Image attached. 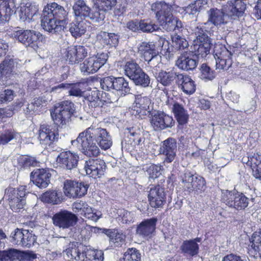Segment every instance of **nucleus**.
Masks as SVG:
<instances>
[{"label":"nucleus","mask_w":261,"mask_h":261,"mask_svg":"<svg viewBox=\"0 0 261 261\" xmlns=\"http://www.w3.org/2000/svg\"><path fill=\"white\" fill-rule=\"evenodd\" d=\"M71 142L72 144L77 142L82 152L88 156L99 154L100 150L96 143L103 150L110 148L112 145L111 137L107 130L94 127H90L80 133L76 140Z\"/></svg>","instance_id":"f257e3e1"},{"label":"nucleus","mask_w":261,"mask_h":261,"mask_svg":"<svg viewBox=\"0 0 261 261\" xmlns=\"http://www.w3.org/2000/svg\"><path fill=\"white\" fill-rule=\"evenodd\" d=\"M151 10L155 13L160 24L167 31L179 30L182 27L181 22L173 16L171 5L164 2H156L151 5Z\"/></svg>","instance_id":"f03ea898"},{"label":"nucleus","mask_w":261,"mask_h":261,"mask_svg":"<svg viewBox=\"0 0 261 261\" xmlns=\"http://www.w3.org/2000/svg\"><path fill=\"white\" fill-rule=\"evenodd\" d=\"M64 253L75 261H103L104 259L101 250H94L77 242L69 244Z\"/></svg>","instance_id":"7ed1b4c3"},{"label":"nucleus","mask_w":261,"mask_h":261,"mask_svg":"<svg viewBox=\"0 0 261 261\" xmlns=\"http://www.w3.org/2000/svg\"><path fill=\"white\" fill-rule=\"evenodd\" d=\"M73 14L76 20L89 19L94 23H100L105 19L103 12L94 6L91 8L84 0H75L72 6Z\"/></svg>","instance_id":"20e7f679"},{"label":"nucleus","mask_w":261,"mask_h":261,"mask_svg":"<svg viewBox=\"0 0 261 261\" xmlns=\"http://www.w3.org/2000/svg\"><path fill=\"white\" fill-rule=\"evenodd\" d=\"M74 112V104L68 100L56 104L54 109L50 110V115L54 123L62 126L69 122Z\"/></svg>","instance_id":"39448f33"},{"label":"nucleus","mask_w":261,"mask_h":261,"mask_svg":"<svg viewBox=\"0 0 261 261\" xmlns=\"http://www.w3.org/2000/svg\"><path fill=\"white\" fill-rule=\"evenodd\" d=\"M11 35L25 46L36 49L44 40V37L39 32L34 30H23L15 28Z\"/></svg>","instance_id":"423d86ee"},{"label":"nucleus","mask_w":261,"mask_h":261,"mask_svg":"<svg viewBox=\"0 0 261 261\" xmlns=\"http://www.w3.org/2000/svg\"><path fill=\"white\" fill-rule=\"evenodd\" d=\"M195 39L194 40L193 49L195 56L205 57L210 53L211 41L206 31L200 25L197 26L193 30Z\"/></svg>","instance_id":"0eeeda50"},{"label":"nucleus","mask_w":261,"mask_h":261,"mask_svg":"<svg viewBox=\"0 0 261 261\" xmlns=\"http://www.w3.org/2000/svg\"><path fill=\"white\" fill-rule=\"evenodd\" d=\"M100 85L103 90H115L121 96H124L130 92L128 82L123 77H106Z\"/></svg>","instance_id":"6e6552de"},{"label":"nucleus","mask_w":261,"mask_h":261,"mask_svg":"<svg viewBox=\"0 0 261 261\" xmlns=\"http://www.w3.org/2000/svg\"><path fill=\"white\" fill-rule=\"evenodd\" d=\"M222 200L226 205L238 210H243L248 205L249 198L243 193L225 191L222 192Z\"/></svg>","instance_id":"1a4fd4ad"},{"label":"nucleus","mask_w":261,"mask_h":261,"mask_svg":"<svg viewBox=\"0 0 261 261\" xmlns=\"http://www.w3.org/2000/svg\"><path fill=\"white\" fill-rule=\"evenodd\" d=\"M6 196L8 197L10 206L15 212H19L23 209L25 203V191L23 186L15 189L9 188L6 190Z\"/></svg>","instance_id":"9d476101"},{"label":"nucleus","mask_w":261,"mask_h":261,"mask_svg":"<svg viewBox=\"0 0 261 261\" xmlns=\"http://www.w3.org/2000/svg\"><path fill=\"white\" fill-rule=\"evenodd\" d=\"M108 58V56L106 53H101L90 57L80 64V70L82 72L87 75L95 73L105 65Z\"/></svg>","instance_id":"9b49d317"},{"label":"nucleus","mask_w":261,"mask_h":261,"mask_svg":"<svg viewBox=\"0 0 261 261\" xmlns=\"http://www.w3.org/2000/svg\"><path fill=\"white\" fill-rule=\"evenodd\" d=\"M138 49L139 53L149 65H155L161 62V57L159 55L154 42H141L138 45Z\"/></svg>","instance_id":"f8f14e48"},{"label":"nucleus","mask_w":261,"mask_h":261,"mask_svg":"<svg viewBox=\"0 0 261 261\" xmlns=\"http://www.w3.org/2000/svg\"><path fill=\"white\" fill-rule=\"evenodd\" d=\"M59 139L58 128L48 125H42L39 131L38 139L40 144L44 148L51 146Z\"/></svg>","instance_id":"ddd939ff"},{"label":"nucleus","mask_w":261,"mask_h":261,"mask_svg":"<svg viewBox=\"0 0 261 261\" xmlns=\"http://www.w3.org/2000/svg\"><path fill=\"white\" fill-rule=\"evenodd\" d=\"M216 69L227 70L232 65L231 54L224 46L216 45L214 48Z\"/></svg>","instance_id":"4468645a"},{"label":"nucleus","mask_w":261,"mask_h":261,"mask_svg":"<svg viewBox=\"0 0 261 261\" xmlns=\"http://www.w3.org/2000/svg\"><path fill=\"white\" fill-rule=\"evenodd\" d=\"M53 224L63 229L73 227L77 222V217L71 212L62 210L55 214L52 218Z\"/></svg>","instance_id":"2eb2a0df"},{"label":"nucleus","mask_w":261,"mask_h":261,"mask_svg":"<svg viewBox=\"0 0 261 261\" xmlns=\"http://www.w3.org/2000/svg\"><path fill=\"white\" fill-rule=\"evenodd\" d=\"M89 185L82 182L66 180L64 183V192L70 198L81 197L87 192Z\"/></svg>","instance_id":"dca6fc26"},{"label":"nucleus","mask_w":261,"mask_h":261,"mask_svg":"<svg viewBox=\"0 0 261 261\" xmlns=\"http://www.w3.org/2000/svg\"><path fill=\"white\" fill-rule=\"evenodd\" d=\"M16 9L15 12H17L20 19L23 21L30 22L34 20V17L37 16L38 11L37 6L26 0H21Z\"/></svg>","instance_id":"f3484780"},{"label":"nucleus","mask_w":261,"mask_h":261,"mask_svg":"<svg viewBox=\"0 0 261 261\" xmlns=\"http://www.w3.org/2000/svg\"><path fill=\"white\" fill-rule=\"evenodd\" d=\"M84 169L87 175L93 178L100 177L106 170L105 162L100 159H89L86 161Z\"/></svg>","instance_id":"a211bd4d"},{"label":"nucleus","mask_w":261,"mask_h":261,"mask_svg":"<svg viewBox=\"0 0 261 261\" xmlns=\"http://www.w3.org/2000/svg\"><path fill=\"white\" fill-rule=\"evenodd\" d=\"M148 200L151 207H162L166 202V194L164 189L159 185L152 186L148 194Z\"/></svg>","instance_id":"6ab92c4d"},{"label":"nucleus","mask_w":261,"mask_h":261,"mask_svg":"<svg viewBox=\"0 0 261 261\" xmlns=\"http://www.w3.org/2000/svg\"><path fill=\"white\" fill-rule=\"evenodd\" d=\"M160 153L165 155L164 162L170 163L176 155L177 143L175 139L169 138L162 142Z\"/></svg>","instance_id":"aec40b11"},{"label":"nucleus","mask_w":261,"mask_h":261,"mask_svg":"<svg viewBox=\"0 0 261 261\" xmlns=\"http://www.w3.org/2000/svg\"><path fill=\"white\" fill-rule=\"evenodd\" d=\"M79 156L76 153L70 151H63L57 156L56 161L60 166L63 168L71 170L77 164Z\"/></svg>","instance_id":"412c9836"},{"label":"nucleus","mask_w":261,"mask_h":261,"mask_svg":"<svg viewBox=\"0 0 261 261\" xmlns=\"http://www.w3.org/2000/svg\"><path fill=\"white\" fill-rule=\"evenodd\" d=\"M88 55V50L84 46L76 45L67 48L66 55V60L69 64H75L79 63Z\"/></svg>","instance_id":"4be33fe9"},{"label":"nucleus","mask_w":261,"mask_h":261,"mask_svg":"<svg viewBox=\"0 0 261 261\" xmlns=\"http://www.w3.org/2000/svg\"><path fill=\"white\" fill-rule=\"evenodd\" d=\"M21 0H3L0 2V23L9 21Z\"/></svg>","instance_id":"5701e85b"},{"label":"nucleus","mask_w":261,"mask_h":261,"mask_svg":"<svg viewBox=\"0 0 261 261\" xmlns=\"http://www.w3.org/2000/svg\"><path fill=\"white\" fill-rule=\"evenodd\" d=\"M86 84L84 83L79 82L74 84L62 83L57 86L53 87L51 91H57L61 89H68L69 95L76 97L84 96Z\"/></svg>","instance_id":"b1692460"},{"label":"nucleus","mask_w":261,"mask_h":261,"mask_svg":"<svg viewBox=\"0 0 261 261\" xmlns=\"http://www.w3.org/2000/svg\"><path fill=\"white\" fill-rule=\"evenodd\" d=\"M150 123L155 130L171 127L174 124L172 117L163 113L155 114L152 116Z\"/></svg>","instance_id":"393cba45"},{"label":"nucleus","mask_w":261,"mask_h":261,"mask_svg":"<svg viewBox=\"0 0 261 261\" xmlns=\"http://www.w3.org/2000/svg\"><path fill=\"white\" fill-rule=\"evenodd\" d=\"M51 174L44 169H38L31 174V179L39 188H45L50 183Z\"/></svg>","instance_id":"a878e982"},{"label":"nucleus","mask_w":261,"mask_h":261,"mask_svg":"<svg viewBox=\"0 0 261 261\" xmlns=\"http://www.w3.org/2000/svg\"><path fill=\"white\" fill-rule=\"evenodd\" d=\"M246 8V4L242 0H232L228 1L224 9L226 15L240 17L243 15Z\"/></svg>","instance_id":"bb28decb"},{"label":"nucleus","mask_w":261,"mask_h":261,"mask_svg":"<svg viewBox=\"0 0 261 261\" xmlns=\"http://www.w3.org/2000/svg\"><path fill=\"white\" fill-rule=\"evenodd\" d=\"M158 222L156 218L144 220L137 226L136 233L143 237H150L155 231Z\"/></svg>","instance_id":"cd10ccee"},{"label":"nucleus","mask_w":261,"mask_h":261,"mask_svg":"<svg viewBox=\"0 0 261 261\" xmlns=\"http://www.w3.org/2000/svg\"><path fill=\"white\" fill-rule=\"evenodd\" d=\"M176 64L179 68L188 71L195 69L197 66L198 61L195 56L186 53L178 58Z\"/></svg>","instance_id":"c85d7f7f"},{"label":"nucleus","mask_w":261,"mask_h":261,"mask_svg":"<svg viewBox=\"0 0 261 261\" xmlns=\"http://www.w3.org/2000/svg\"><path fill=\"white\" fill-rule=\"evenodd\" d=\"M43 11L48 12L49 15H53L56 19L59 20H63L66 22L68 13L63 7L56 3H52L47 4L43 9Z\"/></svg>","instance_id":"c756f323"},{"label":"nucleus","mask_w":261,"mask_h":261,"mask_svg":"<svg viewBox=\"0 0 261 261\" xmlns=\"http://www.w3.org/2000/svg\"><path fill=\"white\" fill-rule=\"evenodd\" d=\"M177 83L180 85L181 89L185 94L191 95L195 92L196 85L194 81L189 76L178 74Z\"/></svg>","instance_id":"7c9ffc66"},{"label":"nucleus","mask_w":261,"mask_h":261,"mask_svg":"<svg viewBox=\"0 0 261 261\" xmlns=\"http://www.w3.org/2000/svg\"><path fill=\"white\" fill-rule=\"evenodd\" d=\"M208 21L215 25H219L225 23L224 17L226 11L224 9L211 8L208 12Z\"/></svg>","instance_id":"2f4dec72"},{"label":"nucleus","mask_w":261,"mask_h":261,"mask_svg":"<svg viewBox=\"0 0 261 261\" xmlns=\"http://www.w3.org/2000/svg\"><path fill=\"white\" fill-rule=\"evenodd\" d=\"M172 112L179 125H183L187 123L189 116L187 110L182 105L175 102L173 105Z\"/></svg>","instance_id":"473e14b6"},{"label":"nucleus","mask_w":261,"mask_h":261,"mask_svg":"<svg viewBox=\"0 0 261 261\" xmlns=\"http://www.w3.org/2000/svg\"><path fill=\"white\" fill-rule=\"evenodd\" d=\"M251 249L256 257H261V228L254 232L250 238Z\"/></svg>","instance_id":"72a5a7b5"},{"label":"nucleus","mask_w":261,"mask_h":261,"mask_svg":"<svg viewBox=\"0 0 261 261\" xmlns=\"http://www.w3.org/2000/svg\"><path fill=\"white\" fill-rule=\"evenodd\" d=\"M150 99L148 97H138L136 99V105L134 108L138 114L146 115V112H149L150 111Z\"/></svg>","instance_id":"f704fd0d"},{"label":"nucleus","mask_w":261,"mask_h":261,"mask_svg":"<svg viewBox=\"0 0 261 261\" xmlns=\"http://www.w3.org/2000/svg\"><path fill=\"white\" fill-rule=\"evenodd\" d=\"M248 164L251 167L253 176L261 179V156L254 154L248 158Z\"/></svg>","instance_id":"c9c22d12"},{"label":"nucleus","mask_w":261,"mask_h":261,"mask_svg":"<svg viewBox=\"0 0 261 261\" xmlns=\"http://www.w3.org/2000/svg\"><path fill=\"white\" fill-rule=\"evenodd\" d=\"M178 75V74H176L173 71L169 72L162 71L159 73L158 80L164 86H167L171 85L175 79L177 82Z\"/></svg>","instance_id":"e433bc0d"},{"label":"nucleus","mask_w":261,"mask_h":261,"mask_svg":"<svg viewBox=\"0 0 261 261\" xmlns=\"http://www.w3.org/2000/svg\"><path fill=\"white\" fill-rule=\"evenodd\" d=\"M86 24L83 20H76L70 24L69 31L71 35L75 37H80L86 31Z\"/></svg>","instance_id":"4c0bfd02"},{"label":"nucleus","mask_w":261,"mask_h":261,"mask_svg":"<svg viewBox=\"0 0 261 261\" xmlns=\"http://www.w3.org/2000/svg\"><path fill=\"white\" fill-rule=\"evenodd\" d=\"M41 198L45 202L58 204L62 201V193L56 190L49 191L43 194Z\"/></svg>","instance_id":"58836bf2"},{"label":"nucleus","mask_w":261,"mask_h":261,"mask_svg":"<svg viewBox=\"0 0 261 261\" xmlns=\"http://www.w3.org/2000/svg\"><path fill=\"white\" fill-rule=\"evenodd\" d=\"M182 252L190 256H194L198 252L199 247L194 240L185 241L180 246Z\"/></svg>","instance_id":"ea45409f"},{"label":"nucleus","mask_w":261,"mask_h":261,"mask_svg":"<svg viewBox=\"0 0 261 261\" xmlns=\"http://www.w3.org/2000/svg\"><path fill=\"white\" fill-rule=\"evenodd\" d=\"M131 80L134 82L136 85L140 86L144 88L148 87L150 81L149 76L142 69L135 76L132 77Z\"/></svg>","instance_id":"a19ab883"},{"label":"nucleus","mask_w":261,"mask_h":261,"mask_svg":"<svg viewBox=\"0 0 261 261\" xmlns=\"http://www.w3.org/2000/svg\"><path fill=\"white\" fill-rule=\"evenodd\" d=\"M123 69L124 74L131 80L132 77L141 69V68L136 62L129 61L125 63L123 67Z\"/></svg>","instance_id":"79ce46f5"},{"label":"nucleus","mask_w":261,"mask_h":261,"mask_svg":"<svg viewBox=\"0 0 261 261\" xmlns=\"http://www.w3.org/2000/svg\"><path fill=\"white\" fill-rule=\"evenodd\" d=\"M94 7L103 12L105 15L106 11L111 10L116 4V0H94Z\"/></svg>","instance_id":"37998d69"},{"label":"nucleus","mask_w":261,"mask_h":261,"mask_svg":"<svg viewBox=\"0 0 261 261\" xmlns=\"http://www.w3.org/2000/svg\"><path fill=\"white\" fill-rule=\"evenodd\" d=\"M14 62L12 59H6L0 64V75L8 76L13 71Z\"/></svg>","instance_id":"c03bdc74"},{"label":"nucleus","mask_w":261,"mask_h":261,"mask_svg":"<svg viewBox=\"0 0 261 261\" xmlns=\"http://www.w3.org/2000/svg\"><path fill=\"white\" fill-rule=\"evenodd\" d=\"M65 24L64 20L57 19V21H55L52 25L46 23L44 30L52 34L59 33L64 30Z\"/></svg>","instance_id":"a18cd8bd"},{"label":"nucleus","mask_w":261,"mask_h":261,"mask_svg":"<svg viewBox=\"0 0 261 261\" xmlns=\"http://www.w3.org/2000/svg\"><path fill=\"white\" fill-rule=\"evenodd\" d=\"M141 255L136 248H128L123 255L124 261H141Z\"/></svg>","instance_id":"49530a36"},{"label":"nucleus","mask_w":261,"mask_h":261,"mask_svg":"<svg viewBox=\"0 0 261 261\" xmlns=\"http://www.w3.org/2000/svg\"><path fill=\"white\" fill-rule=\"evenodd\" d=\"M140 30L145 33H152L159 29L158 25L148 20H142L139 21Z\"/></svg>","instance_id":"de8ad7c7"},{"label":"nucleus","mask_w":261,"mask_h":261,"mask_svg":"<svg viewBox=\"0 0 261 261\" xmlns=\"http://www.w3.org/2000/svg\"><path fill=\"white\" fill-rule=\"evenodd\" d=\"M118 215L117 219L118 221L122 223H129L134 221V214L132 212H128L124 209H119L117 211Z\"/></svg>","instance_id":"09e8293b"},{"label":"nucleus","mask_w":261,"mask_h":261,"mask_svg":"<svg viewBox=\"0 0 261 261\" xmlns=\"http://www.w3.org/2000/svg\"><path fill=\"white\" fill-rule=\"evenodd\" d=\"M200 70V77L202 80H212L215 77V71L205 64L201 65Z\"/></svg>","instance_id":"8fccbe9b"},{"label":"nucleus","mask_w":261,"mask_h":261,"mask_svg":"<svg viewBox=\"0 0 261 261\" xmlns=\"http://www.w3.org/2000/svg\"><path fill=\"white\" fill-rule=\"evenodd\" d=\"M18 251L14 249H11L7 251H0V261H13L18 257Z\"/></svg>","instance_id":"3c124183"},{"label":"nucleus","mask_w":261,"mask_h":261,"mask_svg":"<svg viewBox=\"0 0 261 261\" xmlns=\"http://www.w3.org/2000/svg\"><path fill=\"white\" fill-rule=\"evenodd\" d=\"M196 176L189 172H186L181 177L182 182L185 188H187L190 191L192 190L193 186V183L196 178Z\"/></svg>","instance_id":"603ef678"},{"label":"nucleus","mask_w":261,"mask_h":261,"mask_svg":"<svg viewBox=\"0 0 261 261\" xmlns=\"http://www.w3.org/2000/svg\"><path fill=\"white\" fill-rule=\"evenodd\" d=\"M22 239L21 246L28 248L34 245L36 238L35 236L28 230H23V236Z\"/></svg>","instance_id":"864d4df0"},{"label":"nucleus","mask_w":261,"mask_h":261,"mask_svg":"<svg viewBox=\"0 0 261 261\" xmlns=\"http://www.w3.org/2000/svg\"><path fill=\"white\" fill-rule=\"evenodd\" d=\"M172 40L175 46L179 49L186 48L189 46L188 42L182 36L175 34L172 37Z\"/></svg>","instance_id":"5fc2aeb1"},{"label":"nucleus","mask_w":261,"mask_h":261,"mask_svg":"<svg viewBox=\"0 0 261 261\" xmlns=\"http://www.w3.org/2000/svg\"><path fill=\"white\" fill-rule=\"evenodd\" d=\"M23 236V230L16 228L12 232L10 236V241L14 244L21 246L22 239Z\"/></svg>","instance_id":"6e6d98bb"},{"label":"nucleus","mask_w":261,"mask_h":261,"mask_svg":"<svg viewBox=\"0 0 261 261\" xmlns=\"http://www.w3.org/2000/svg\"><path fill=\"white\" fill-rule=\"evenodd\" d=\"M18 134L13 130H8L0 136V145L8 143L11 140L16 139Z\"/></svg>","instance_id":"4d7b16f0"},{"label":"nucleus","mask_w":261,"mask_h":261,"mask_svg":"<svg viewBox=\"0 0 261 261\" xmlns=\"http://www.w3.org/2000/svg\"><path fill=\"white\" fill-rule=\"evenodd\" d=\"M103 39L106 44L114 47L117 45L119 41V36L117 34L106 33Z\"/></svg>","instance_id":"13d9d810"},{"label":"nucleus","mask_w":261,"mask_h":261,"mask_svg":"<svg viewBox=\"0 0 261 261\" xmlns=\"http://www.w3.org/2000/svg\"><path fill=\"white\" fill-rule=\"evenodd\" d=\"M201 4L200 1L198 0L195 1L194 3L189 5L185 9L186 13L189 15H195L199 11Z\"/></svg>","instance_id":"bf43d9fd"},{"label":"nucleus","mask_w":261,"mask_h":261,"mask_svg":"<svg viewBox=\"0 0 261 261\" xmlns=\"http://www.w3.org/2000/svg\"><path fill=\"white\" fill-rule=\"evenodd\" d=\"M146 172L150 178H156L161 174L160 166L155 165H151L146 170Z\"/></svg>","instance_id":"052dcab7"},{"label":"nucleus","mask_w":261,"mask_h":261,"mask_svg":"<svg viewBox=\"0 0 261 261\" xmlns=\"http://www.w3.org/2000/svg\"><path fill=\"white\" fill-rule=\"evenodd\" d=\"M55 21H57V19L53 17V15H49L48 12H46L45 11H42L41 25L43 29L45 28L46 23L52 25Z\"/></svg>","instance_id":"680f3d73"},{"label":"nucleus","mask_w":261,"mask_h":261,"mask_svg":"<svg viewBox=\"0 0 261 261\" xmlns=\"http://www.w3.org/2000/svg\"><path fill=\"white\" fill-rule=\"evenodd\" d=\"M14 97V93L12 90H5L0 93V103H4L12 101Z\"/></svg>","instance_id":"e2e57ef3"},{"label":"nucleus","mask_w":261,"mask_h":261,"mask_svg":"<svg viewBox=\"0 0 261 261\" xmlns=\"http://www.w3.org/2000/svg\"><path fill=\"white\" fill-rule=\"evenodd\" d=\"M193 186L191 191H203L204 190L205 182L204 178L201 176H196L194 182L192 184Z\"/></svg>","instance_id":"0e129e2a"},{"label":"nucleus","mask_w":261,"mask_h":261,"mask_svg":"<svg viewBox=\"0 0 261 261\" xmlns=\"http://www.w3.org/2000/svg\"><path fill=\"white\" fill-rule=\"evenodd\" d=\"M105 101L100 98L88 102V106L91 108V111H95L100 109L104 105Z\"/></svg>","instance_id":"69168bd1"},{"label":"nucleus","mask_w":261,"mask_h":261,"mask_svg":"<svg viewBox=\"0 0 261 261\" xmlns=\"http://www.w3.org/2000/svg\"><path fill=\"white\" fill-rule=\"evenodd\" d=\"M100 92L98 90H94L90 91L88 94H86L85 98L88 100V102L94 101L99 99Z\"/></svg>","instance_id":"338daca9"},{"label":"nucleus","mask_w":261,"mask_h":261,"mask_svg":"<svg viewBox=\"0 0 261 261\" xmlns=\"http://www.w3.org/2000/svg\"><path fill=\"white\" fill-rule=\"evenodd\" d=\"M126 27L130 31L136 32L140 30L139 22L137 20H131L127 22Z\"/></svg>","instance_id":"774afa93"}]
</instances>
